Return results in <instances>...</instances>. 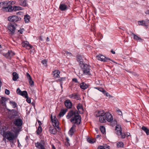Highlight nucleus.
Listing matches in <instances>:
<instances>
[{"mask_svg":"<svg viewBox=\"0 0 149 149\" xmlns=\"http://www.w3.org/2000/svg\"><path fill=\"white\" fill-rule=\"evenodd\" d=\"M23 121L21 118H16L13 121V124L16 127H13V132L16 135H18L19 132L21 131L23 124Z\"/></svg>","mask_w":149,"mask_h":149,"instance_id":"obj_1","label":"nucleus"},{"mask_svg":"<svg viewBox=\"0 0 149 149\" xmlns=\"http://www.w3.org/2000/svg\"><path fill=\"white\" fill-rule=\"evenodd\" d=\"M80 67L84 74L88 76H90L91 75V70L90 68V66L88 64H84Z\"/></svg>","mask_w":149,"mask_h":149,"instance_id":"obj_2","label":"nucleus"},{"mask_svg":"<svg viewBox=\"0 0 149 149\" xmlns=\"http://www.w3.org/2000/svg\"><path fill=\"white\" fill-rule=\"evenodd\" d=\"M70 121L72 123L79 125L81 122V116L79 113L77 114L76 115H75L74 117L70 118Z\"/></svg>","mask_w":149,"mask_h":149,"instance_id":"obj_3","label":"nucleus"},{"mask_svg":"<svg viewBox=\"0 0 149 149\" xmlns=\"http://www.w3.org/2000/svg\"><path fill=\"white\" fill-rule=\"evenodd\" d=\"M5 137L9 141H13L15 138V136L12 132L10 131H7L4 133Z\"/></svg>","mask_w":149,"mask_h":149,"instance_id":"obj_4","label":"nucleus"},{"mask_svg":"<svg viewBox=\"0 0 149 149\" xmlns=\"http://www.w3.org/2000/svg\"><path fill=\"white\" fill-rule=\"evenodd\" d=\"M15 25H17L16 24H13L12 23H9L7 26L8 30L9 31V33L12 35L14 34L16 29Z\"/></svg>","mask_w":149,"mask_h":149,"instance_id":"obj_5","label":"nucleus"},{"mask_svg":"<svg viewBox=\"0 0 149 149\" xmlns=\"http://www.w3.org/2000/svg\"><path fill=\"white\" fill-rule=\"evenodd\" d=\"M6 2H7V3L3 6L1 8V10L3 11L6 12H11L13 11L12 6L9 4L10 2L9 1H6Z\"/></svg>","mask_w":149,"mask_h":149,"instance_id":"obj_6","label":"nucleus"},{"mask_svg":"<svg viewBox=\"0 0 149 149\" xmlns=\"http://www.w3.org/2000/svg\"><path fill=\"white\" fill-rule=\"evenodd\" d=\"M35 146L38 149H46L45 146V142L44 140H42L40 142H38L35 143Z\"/></svg>","mask_w":149,"mask_h":149,"instance_id":"obj_7","label":"nucleus"},{"mask_svg":"<svg viewBox=\"0 0 149 149\" xmlns=\"http://www.w3.org/2000/svg\"><path fill=\"white\" fill-rule=\"evenodd\" d=\"M78 113L77 110L74 111L73 110H71L68 112L66 117L68 119L72 118L75 117V115H76Z\"/></svg>","mask_w":149,"mask_h":149,"instance_id":"obj_8","label":"nucleus"},{"mask_svg":"<svg viewBox=\"0 0 149 149\" xmlns=\"http://www.w3.org/2000/svg\"><path fill=\"white\" fill-rule=\"evenodd\" d=\"M21 18L20 17H18L16 15L10 16L8 18V20L11 22H15L18 21H20Z\"/></svg>","mask_w":149,"mask_h":149,"instance_id":"obj_9","label":"nucleus"},{"mask_svg":"<svg viewBox=\"0 0 149 149\" xmlns=\"http://www.w3.org/2000/svg\"><path fill=\"white\" fill-rule=\"evenodd\" d=\"M51 121L53 123V126H54V127L56 128L57 129L59 130V123L55 117L54 119L53 118L52 116H51Z\"/></svg>","mask_w":149,"mask_h":149,"instance_id":"obj_10","label":"nucleus"},{"mask_svg":"<svg viewBox=\"0 0 149 149\" xmlns=\"http://www.w3.org/2000/svg\"><path fill=\"white\" fill-rule=\"evenodd\" d=\"M96 56L97 60L104 62L107 61L108 60L112 61L109 58H107L101 54L98 55Z\"/></svg>","mask_w":149,"mask_h":149,"instance_id":"obj_11","label":"nucleus"},{"mask_svg":"<svg viewBox=\"0 0 149 149\" xmlns=\"http://www.w3.org/2000/svg\"><path fill=\"white\" fill-rule=\"evenodd\" d=\"M105 119L108 122L111 123L113 121V117L111 114L109 112L105 113L104 116Z\"/></svg>","mask_w":149,"mask_h":149,"instance_id":"obj_12","label":"nucleus"},{"mask_svg":"<svg viewBox=\"0 0 149 149\" xmlns=\"http://www.w3.org/2000/svg\"><path fill=\"white\" fill-rule=\"evenodd\" d=\"M77 126L76 124H73L69 130L68 133L70 136H72L76 131Z\"/></svg>","mask_w":149,"mask_h":149,"instance_id":"obj_13","label":"nucleus"},{"mask_svg":"<svg viewBox=\"0 0 149 149\" xmlns=\"http://www.w3.org/2000/svg\"><path fill=\"white\" fill-rule=\"evenodd\" d=\"M19 116V113L18 111L15 109H13L11 110L10 118H14L18 117Z\"/></svg>","mask_w":149,"mask_h":149,"instance_id":"obj_14","label":"nucleus"},{"mask_svg":"<svg viewBox=\"0 0 149 149\" xmlns=\"http://www.w3.org/2000/svg\"><path fill=\"white\" fill-rule=\"evenodd\" d=\"M64 104L67 109H70L72 107V103L69 100H67L64 102Z\"/></svg>","mask_w":149,"mask_h":149,"instance_id":"obj_15","label":"nucleus"},{"mask_svg":"<svg viewBox=\"0 0 149 149\" xmlns=\"http://www.w3.org/2000/svg\"><path fill=\"white\" fill-rule=\"evenodd\" d=\"M77 61L79 62V65L80 66H81L85 64L83 63L84 59L81 55H78L77 56Z\"/></svg>","mask_w":149,"mask_h":149,"instance_id":"obj_16","label":"nucleus"},{"mask_svg":"<svg viewBox=\"0 0 149 149\" xmlns=\"http://www.w3.org/2000/svg\"><path fill=\"white\" fill-rule=\"evenodd\" d=\"M69 97L70 98H73L77 100H80L81 98L79 95L77 93H74L69 95Z\"/></svg>","mask_w":149,"mask_h":149,"instance_id":"obj_17","label":"nucleus"},{"mask_svg":"<svg viewBox=\"0 0 149 149\" xmlns=\"http://www.w3.org/2000/svg\"><path fill=\"white\" fill-rule=\"evenodd\" d=\"M26 76L30 85L32 86H34V82L33 81L31 76L28 73H26Z\"/></svg>","mask_w":149,"mask_h":149,"instance_id":"obj_18","label":"nucleus"},{"mask_svg":"<svg viewBox=\"0 0 149 149\" xmlns=\"http://www.w3.org/2000/svg\"><path fill=\"white\" fill-rule=\"evenodd\" d=\"M68 110V109L66 108L62 109L58 114V116L60 117H62L65 114Z\"/></svg>","mask_w":149,"mask_h":149,"instance_id":"obj_19","label":"nucleus"},{"mask_svg":"<svg viewBox=\"0 0 149 149\" xmlns=\"http://www.w3.org/2000/svg\"><path fill=\"white\" fill-rule=\"evenodd\" d=\"M59 9L61 11H65L67 9V6L64 3L61 2L59 6Z\"/></svg>","mask_w":149,"mask_h":149,"instance_id":"obj_20","label":"nucleus"},{"mask_svg":"<svg viewBox=\"0 0 149 149\" xmlns=\"http://www.w3.org/2000/svg\"><path fill=\"white\" fill-rule=\"evenodd\" d=\"M53 77L55 78H56L60 77L59 74L60 72L57 70H56L53 72Z\"/></svg>","mask_w":149,"mask_h":149,"instance_id":"obj_21","label":"nucleus"},{"mask_svg":"<svg viewBox=\"0 0 149 149\" xmlns=\"http://www.w3.org/2000/svg\"><path fill=\"white\" fill-rule=\"evenodd\" d=\"M77 108L80 113H83V109L82 105L80 103H79L77 106Z\"/></svg>","mask_w":149,"mask_h":149,"instance_id":"obj_22","label":"nucleus"},{"mask_svg":"<svg viewBox=\"0 0 149 149\" xmlns=\"http://www.w3.org/2000/svg\"><path fill=\"white\" fill-rule=\"evenodd\" d=\"M56 129L57 128H56L50 127H49V132L51 134H56L57 132Z\"/></svg>","mask_w":149,"mask_h":149,"instance_id":"obj_23","label":"nucleus"},{"mask_svg":"<svg viewBox=\"0 0 149 149\" xmlns=\"http://www.w3.org/2000/svg\"><path fill=\"white\" fill-rule=\"evenodd\" d=\"M79 86L81 89L85 90L88 88V85L83 82L79 84Z\"/></svg>","mask_w":149,"mask_h":149,"instance_id":"obj_24","label":"nucleus"},{"mask_svg":"<svg viewBox=\"0 0 149 149\" xmlns=\"http://www.w3.org/2000/svg\"><path fill=\"white\" fill-rule=\"evenodd\" d=\"M115 128V130L117 132V134H118L119 133L121 134V132H122V128L121 126L119 125H117L116 126Z\"/></svg>","mask_w":149,"mask_h":149,"instance_id":"obj_25","label":"nucleus"},{"mask_svg":"<svg viewBox=\"0 0 149 149\" xmlns=\"http://www.w3.org/2000/svg\"><path fill=\"white\" fill-rule=\"evenodd\" d=\"M105 113V112L103 110H100L96 114V116L97 117H100L102 116H104Z\"/></svg>","mask_w":149,"mask_h":149,"instance_id":"obj_26","label":"nucleus"},{"mask_svg":"<svg viewBox=\"0 0 149 149\" xmlns=\"http://www.w3.org/2000/svg\"><path fill=\"white\" fill-rule=\"evenodd\" d=\"M146 21H145L144 20H142L141 21H139L138 22V23L139 25H142L145 26H147V25L146 24Z\"/></svg>","mask_w":149,"mask_h":149,"instance_id":"obj_27","label":"nucleus"},{"mask_svg":"<svg viewBox=\"0 0 149 149\" xmlns=\"http://www.w3.org/2000/svg\"><path fill=\"white\" fill-rule=\"evenodd\" d=\"M13 76V81H16L18 78V74L16 72H14L12 74Z\"/></svg>","mask_w":149,"mask_h":149,"instance_id":"obj_28","label":"nucleus"},{"mask_svg":"<svg viewBox=\"0 0 149 149\" xmlns=\"http://www.w3.org/2000/svg\"><path fill=\"white\" fill-rule=\"evenodd\" d=\"M19 4L21 6L24 7L26 6V2L25 0H19Z\"/></svg>","mask_w":149,"mask_h":149,"instance_id":"obj_29","label":"nucleus"},{"mask_svg":"<svg viewBox=\"0 0 149 149\" xmlns=\"http://www.w3.org/2000/svg\"><path fill=\"white\" fill-rule=\"evenodd\" d=\"M65 77H61L58 79V80L59 81H60V86L62 88V84L63 83V81H65Z\"/></svg>","mask_w":149,"mask_h":149,"instance_id":"obj_30","label":"nucleus"},{"mask_svg":"<svg viewBox=\"0 0 149 149\" xmlns=\"http://www.w3.org/2000/svg\"><path fill=\"white\" fill-rule=\"evenodd\" d=\"M132 33L134 36V39L136 40L137 41H140L141 40H142V39H141V38L139 37L137 35H135V34L133 33L132 32Z\"/></svg>","mask_w":149,"mask_h":149,"instance_id":"obj_31","label":"nucleus"},{"mask_svg":"<svg viewBox=\"0 0 149 149\" xmlns=\"http://www.w3.org/2000/svg\"><path fill=\"white\" fill-rule=\"evenodd\" d=\"M19 95H21L26 98L28 97L27 93L26 91H21V92L19 94Z\"/></svg>","mask_w":149,"mask_h":149,"instance_id":"obj_32","label":"nucleus"},{"mask_svg":"<svg viewBox=\"0 0 149 149\" xmlns=\"http://www.w3.org/2000/svg\"><path fill=\"white\" fill-rule=\"evenodd\" d=\"M23 9V8L19 6H14L13 7H12L13 11H17L19 10H22Z\"/></svg>","mask_w":149,"mask_h":149,"instance_id":"obj_33","label":"nucleus"},{"mask_svg":"<svg viewBox=\"0 0 149 149\" xmlns=\"http://www.w3.org/2000/svg\"><path fill=\"white\" fill-rule=\"evenodd\" d=\"M30 19V17L29 15H26L24 16V20L25 23H28Z\"/></svg>","mask_w":149,"mask_h":149,"instance_id":"obj_34","label":"nucleus"},{"mask_svg":"<svg viewBox=\"0 0 149 149\" xmlns=\"http://www.w3.org/2000/svg\"><path fill=\"white\" fill-rule=\"evenodd\" d=\"M42 132V128L41 126H38V129L36 130V132L37 134H40Z\"/></svg>","mask_w":149,"mask_h":149,"instance_id":"obj_35","label":"nucleus"},{"mask_svg":"<svg viewBox=\"0 0 149 149\" xmlns=\"http://www.w3.org/2000/svg\"><path fill=\"white\" fill-rule=\"evenodd\" d=\"M87 141L89 143H95V140L91 138L90 137H88L87 139Z\"/></svg>","mask_w":149,"mask_h":149,"instance_id":"obj_36","label":"nucleus"},{"mask_svg":"<svg viewBox=\"0 0 149 149\" xmlns=\"http://www.w3.org/2000/svg\"><path fill=\"white\" fill-rule=\"evenodd\" d=\"M106 120L104 116L100 117L99 120L100 122L102 123L105 122L106 121Z\"/></svg>","mask_w":149,"mask_h":149,"instance_id":"obj_37","label":"nucleus"},{"mask_svg":"<svg viewBox=\"0 0 149 149\" xmlns=\"http://www.w3.org/2000/svg\"><path fill=\"white\" fill-rule=\"evenodd\" d=\"M25 45V47H26L27 49H31L33 47L32 45L27 41V43H26Z\"/></svg>","mask_w":149,"mask_h":149,"instance_id":"obj_38","label":"nucleus"},{"mask_svg":"<svg viewBox=\"0 0 149 149\" xmlns=\"http://www.w3.org/2000/svg\"><path fill=\"white\" fill-rule=\"evenodd\" d=\"M123 143L121 142H118L117 144V146L118 148H122L124 146Z\"/></svg>","mask_w":149,"mask_h":149,"instance_id":"obj_39","label":"nucleus"},{"mask_svg":"<svg viewBox=\"0 0 149 149\" xmlns=\"http://www.w3.org/2000/svg\"><path fill=\"white\" fill-rule=\"evenodd\" d=\"M10 104L12 106L13 108H15L17 107V104L15 102L10 101Z\"/></svg>","mask_w":149,"mask_h":149,"instance_id":"obj_40","label":"nucleus"},{"mask_svg":"<svg viewBox=\"0 0 149 149\" xmlns=\"http://www.w3.org/2000/svg\"><path fill=\"white\" fill-rule=\"evenodd\" d=\"M100 130L102 134H104L105 132V127L103 126H100Z\"/></svg>","mask_w":149,"mask_h":149,"instance_id":"obj_41","label":"nucleus"},{"mask_svg":"<svg viewBox=\"0 0 149 149\" xmlns=\"http://www.w3.org/2000/svg\"><path fill=\"white\" fill-rule=\"evenodd\" d=\"M6 100V98L4 97H2L0 100V103L2 104L5 103V102Z\"/></svg>","mask_w":149,"mask_h":149,"instance_id":"obj_42","label":"nucleus"},{"mask_svg":"<svg viewBox=\"0 0 149 149\" xmlns=\"http://www.w3.org/2000/svg\"><path fill=\"white\" fill-rule=\"evenodd\" d=\"M117 135H121V137L123 139L125 138L126 136L125 134L124 133H122V132H121V134L120 133H119Z\"/></svg>","mask_w":149,"mask_h":149,"instance_id":"obj_43","label":"nucleus"},{"mask_svg":"<svg viewBox=\"0 0 149 149\" xmlns=\"http://www.w3.org/2000/svg\"><path fill=\"white\" fill-rule=\"evenodd\" d=\"M65 52L67 56H68L69 57H71L73 56L72 54L69 52L67 51H65Z\"/></svg>","mask_w":149,"mask_h":149,"instance_id":"obj_44","label":"nucleus"},{"mask_svg":"<svg viewBox=\"0 0 149 149\" xmlns=\"http://www.w3.org/2000/svg\"><path fill=\"white\" fill-rule=\"evenodd\" d=\"M8 52L10 58L13 56L15 55V53L14 52H12V51H8Z\"/></svg>","mask_w":149,"mask_h":149,"instance_id":"obj_45","label":"nucleus"},{"mask_svg":"<svg viewBox=\"0 0 149 149\" xmlns=\"http://www.w3.org/2000/svg\"><path fill=\"white\" fill-rule=\"evenodd\" d=\"M3 55L7 58H10L8 51L7 53H3Z\"/></svg>","mask_w":149,"mask_h":149,"instance_id":"obj_46","label":"nucleus"},{"mask_svg":"<svg viewBox=\"0 0 149 149\" xmlns=\"http://www.w3.org/2000/svg\"><path fill=\"white\" fill-rule=\"evenodd\" d=\"M7 2H6L5 1H3L2 2H0V8L2 7H3V6L6 5L7 3Z\"/></svg>","mask_w":149,"mask_h":149,"instance_id":"obj_47","label":"nucleus"},{"mask_svg":"<svg viewBox=\"0 0 149 149\" xmlns=\"http://www.w3.org/2000/svg\"><path fill=\"white\" fill-rule=\"evenodd\" d=\"M9 1L10 2V3H9V5H10L14 4L16 3V1Z\"/></svg>","mask_w":149,"mask_h":149,"instance_id":"obj_48","label":"nucleus"},{"mask_svg":"<svg viewBox=\"0 0 149 149\" xmlns=\"http://www.w3.org/2000/svg\"><path fill=\"white\" fill-rule=\"evenodd\" d=\"M72 81L76 83H79L78 82L77 79L76 78H74L72 79Z\"/></svg>","mask_w":149,"mask_h":149,"instance_id":"obj_49","label":"nucleus"},{"mask_svg":"<svg viewBox=\"0 0 149 149\" xmlns=\"http://www.w3.org/2000/svg\"><path fill=\"white\" fill-rule=\"evenodd\" d=\"M21 91L20 90V89L19 88H18L17 89L16 92L17 94L19 95V94L21 92Z\"/></svg>","mask_w":149,"mask_h":149,"instance_id":"obj_50","label":"nucleus"},{"mask_svg":"<svg viewBox=\"0 0 149 149\" xmlns=\"http://www.w3.org/2000/svg\"><path fill=\"white\" fill-rule=\"evenodd\" d=\"M27 43V41H24L22 42L21 45L24 47H25L26 43Z\"/></svg>","mask_w":149,"mask_h":149,"instance_id":"obj_51","label":"nucleus"},{"mask_svg":"<svg viewBox=\"0 0 149 149\" xmlns=\"http://www.w3.org/2000/svg\"><path fill=\"white\" fill-rule=\"evenodd\" d=\"M5 93L6 94L8 95L10 94V91L7 89H6L5 90Z\"/></svg>","mask_w":149,"mask_h":149,"instance_id":"obj_52","label":"nucleus"},{"mask_svg":"<svg viewBox=\"0 0 149 149\" xmlns=\"http://www.w3.org/2000/svg\"><path fill=\"white\" fill-rule=\"evenodd\" d=\"M26 98V102L29 103H31V99L29 98H28V97Z\"/></svg>","mask_w":149,"mask_h":149,"instance_id":"obj_53","label":"nucleus"},{"mask_svg":"<svg viewBox=\"0 0 149 149\" xmlns=\"http://www.w3.org/2000/svg\"><path fill=\"white\" fill-rule=\"evenodd\" d=\"M24 31V29H21L19 30L18 31V32H19L20 33L22 34L23 33V32Z\"/></svg>","mask_w":149,"mask_h":149,"instance_id":"obj_54","label":"nucleus"},{"mask_svg":"<svg viewBox=\"0 0 149 149\" xmlns=\"http://www.w3.org/2000/svg\"><path fill=\"white\" fill-rule=\"evenodd\" d=\"M141 129L145 132L148 129V128L145 126H143L142 127Z\"/></svg>","mask_w":149,"mask_h":149,"instance_id":"obj_55","label":"nucleus"},{"mask_svg":"<svg viewBox=\"0 0 149 149\" xmlns=\"http://www.w3.org/2000/svg\"><path fill=\"white\" fill-rule=\"evenodd\" d=\"M145 132L147 135H149V129H148V128Z\"/></svg>","mask_w":149,"mask_h":149,"instance_id":"obj_56","label":"nucleus"},{"mask_svg":"<svg viewBox=\"0 0 149 149\" xmlns=\"http://www.w3.org/2000/svg\"><path fill=\"white\" fill-rule=\"evenodd\" d=\"M41 62L43 64H47V61L45 60H43Z\"/></svg>","mask_w":149,"mask_h":149,"instance_id":"obj_57","label":"nucleus"},{"mask_svg":"<svg viewBox=\"0 0 149 149\" xmlns=\"http://www.w3.org/2000/svg\"><path fill=\"white\" fill-rule=\"evenodd\" d=\"M118 114L119 115H121L122 114V113L121 111L120 110H118Z\"/></svg>","mask_w":149,"mask_h":149,"instance_id":"obj_58","label":"nucleus"},{"mask_svg":"<svg viewBox=\"0 0 149 149\" xmlns=\"http://www.w3.org/2000/svg\"><path fill=\"white\" fill-rule=\"evenodd\" d=\"M38 125H39L38 126H41V125L42 124L41 122L40 121L38 120Z\"/></svg>","mask_w":149,"mask_h":149,"instance_id":"obj_59","label":"nucleus"},{"mask_svg":"<svg viewBox=\"0 0 149 149\" xmlns=\"http://www.w3.org/2000/svg\"><path fill=\"white\" fill-rule=\"evenodd\" d=\"M145 13L146 14H149V10H148L145 12Z\"/></svg>","mask_w":149,"mask_h":149,"instance_id":"obj_60","label":"nucleus"},{"mask_svg":"<svg viewBox=\"0 0 149 149\" xmlns=\"http://www.w3.org/2000/svg\"><path fill=\"white\" fill-rule=\"evenodd\" d=\"M65 144L67 146H70V144L68 141H67L65 143Z\"/></svg>","mask_w":149,"mask_h":149,"instance_id":"obj_61","label":"nucleus"},{"mask_svg":"<svg viewBox=\"0 0 149 149\" xmlns=\"http://www.w3.org/2000/svg\"><path fill=\"white\" fill-rule=\"evenodd\" d=\"M109 146H108L106 147H104V149H110Z\"/></svg>","mask_w":149,"mask_h":149,"instance_id":"obj_62","label":"nucleus"},{"mask_svg":"<svg viewBox=\"0 0 149 149\" xmlns=\"http://www.w3.org/2000/svg\"><path fill=\"white\" fill-rule=\"evenodd\" d=\"M111 52L113 54H115V52L112 50L111 51Z\"/></svg>","mask_w":149,"mask_h":149,"instance_id":"obj_63","label":"nucleus"},{"mask_svg":"<svg viewBox=\"0 0 149 149\" xmlns=\"http://www.w3.org/2000/svg\"><path fill=\"white\" fill-rule=\"evenodd\" d=\"M47 40L48 42V41H49V39L48 37L47 38Z\"/></svg>","mask_w":149,"mask_h":149,"instance_id":"obj_64","label":"nucleus"}]
</instances>
